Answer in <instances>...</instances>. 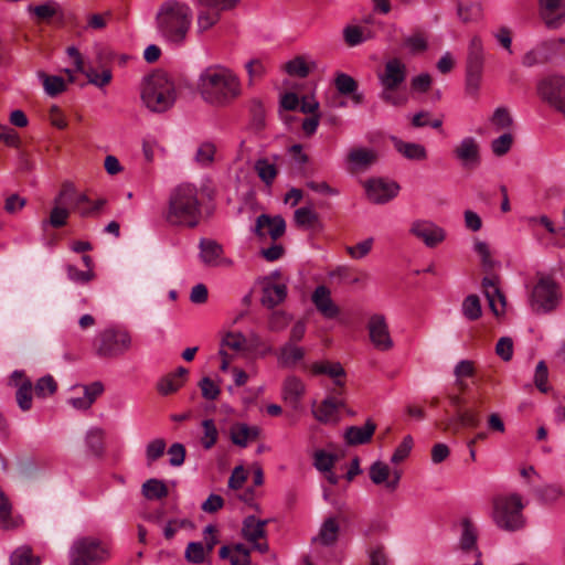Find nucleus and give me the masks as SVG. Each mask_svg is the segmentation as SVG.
Here are the masks:
<instances>
[{
	"mask_svg": "<svg viewBox=\"0 0 565 565\" xmlns=\"http://www.w3.org/2000/svg\"><path fill=\"white\" fill-rule=\"evenodd\" d=\"M220 10H200L198 13V30L205 32L215 25L220 20Z\"/></svg>",
	"mask_w": 565,
	"mask_h": 565,
	"instance_id": "nucleus-51",
	"label": "nucleus"
},
{
	"mask_svg": "<svg viewBox=\"0 0 565 565\" xmlns=\"http://www.w3.org/2000/svg\"><path fill=\"white\" fill-rule=\"evenodd\" d=\"M169 493L164 481L152 478L142 484V494L148 500H160Z\"/></svg>",
	"mask_w": 565,
	"mask_h": 565,
	"instance_id": "nucleus-41",
	"label": "nucleus"
},
{
	"mask_svg": "<svg viewBox=\"0 0 565 565\" xmlns=\"http://www.w3.org/2000/svg\"><path fill=\"white\" fill-rule=\"evenodd\" d=\"M318 214L311 207H300L295 211V223L303 230H311L318 224Z\"/></svg>",
	"mask_w": 565,
	"mask_h": 565,
	"instance_id": "nucleus-45",
	"label": "nucleus"
},
{
	"mask_svg": "<svg viewBox=\"0 0 565 565\" xmlns=\"http://www.w3.org/2000/svg\"><path fill=\"white\" fill-rule=\"evenodd\" d=\"M65 269L67 278L75 284L85 285L93 280L95 277L93 269L79 270L74 265H66Z\"/></svg>",
	"mask_w": 565,
	"mask_h": 565,
	"instance_id": "nucleus-57",
	"label": "nucleus"
},
{
	"mask_svg": "<svg viewBox=\"0 0 565 565\" xmlns=\"http://www.w3.org/2000/svg\"><path fill=\"white\" fill-rule=\"evenodd\" d=\"M193 20L191 7L179 0L162 1L154 14V29L158 38L172 46H183Z\"/></svg>",
	"mask_w": 565,
	"mask_h": 565,
	"instance_id": "nucleus-2",
	"label": "nucleus"
},
{
	"mask_svg": "<svg viewBox=\"0 0 565 565\" xmlns=\"http://www.w3.org/2000/svg\"><path fill=\"white\" fill-rule=\"evenodd\" d=\"M473 250L479 256L480 267L482 273L484 274V277L482 278L481 281L483 294L488 299L490 309L494 311V276L492 275L494 265L490 247L484 242L476 241L473 243Z\"/></svg>",
	"mask_w": 565,
	"mask_h": 565,
	"instance_id": "nucleus-10",
	"label": "nucleus"
},
{
	"mask_svg": "<svg viewBox=\"0 0 565 565\" xmlns=\"http://www.w3.org/2000/svg\"><path fill=\"white\" fill-rule=\"evenodd\" d=\"M276 354L279 366L290 369L303 360L306 350L294 342H286Z\"/></svg>",
	"mask_w": 565,
	"mask_h": 565,
	"instance_id": "nucleus-28",
	"label": "nucleus"
},
{
	"mask_svg": "<svg viewBox=\"0 0 565 565\" xmlns=\"http://www.w3.org/2000/svg\"><path fill=\"white\" fill-rule=\"evenodd\" d=\"M403 46L412 55L424 53L428 49L427 38L422 32L413 33L404 39Z\"/></svg>",
	"mask_w": 565,
	"mask_h": 565,
	"instance_id": "nucleus-44",
	"label": "nucleus"
},
{
	"mask_svg": "<svg viewBox=\"0 0 565 565\" xmlns=\"http://www.w3.org/2000/svg\"><path fill=\"white\" fill-rule=\"evenodd\" d=\"M365 191L371 202L375 204H383L391 201L398 194L399 186L394 181L377 178L366 181Z\"/></svg>",
	"mask_w": 565,
	"mask_h": 565,
	"instance_id": "nucleus-17",
	"label": "nucleus"
},
{
	"mask_svg": "<svg viewBox=\"0 0 565 565\" xmlns=\"http://www.w3.org/2000/svg\"><path fill=\"white\" fill-rule=\"evenodd\" d=\"M461 535L459 540V546L463 552H470L476 550L477 543V530L472 523L468 520H463L461 523Z\"/></svg>",
	"mask_w": 565,
	"mask_h": 565,
	"instance_id": "nucleus-43",
	"label": "nucleus"
},
{
	"mask_svg": "<svg viewBox=\"0 0 565 565\" xmlns=\"http://www.w3.org/2000/svg\"><path fill=\"white\" fill-rule=\"evenodd\" d=\"M199 387L201 390L203 398L207 401H215L221 393L218 384L207 376L203 377L199 382Z\"/></svg>",
	"mask_w": 565,
	"mask_h": 565,
	"instance_id": "nucleus-64",
	"label": "nucleus"
},
{
	"mask_svg": "<svg viewBox=\"0 0 565 565\" xmlns=\"http://www.w3.org/2000/svg\"><path fill=\"white\" fill-rule=\"evenodd\" d=\"M343 38L349 46H358L373 38L372 31L366 26L347 25Z\"/></svg>",
	"mask_w": 565,
	"mask_h": 565,
	"instance_id": "nucleus-37",
	"label": "nucleus"
},
{
	"mask_svg": "<svg viewBox=\"0 0 565 565\" xmlns=\"http://www.w3.org/2000/svg\"><path fill=\"white\" fill-rule=\"evenodd\" d=\"M311 372L315 375L326 374L333 380L334 385L344 386L345 371L339 362H316L311 365Z\"/></svg>",
	"mask_w": 565,
	"mask_h": 565,
	"instance_id": "nucleus-33",
	"label": "nucleus"
},
{
	"mask_svg": "<svg viewBox=\"0 0 565 565\" xmlns=\"http://www.w3.org/2000/svg\"><path fill=\"white\" fill-rule=\"evenodd\" d=\"M74 196V189L70 184H65L54 200V207L51 211L47 222H43V226L50 224L53 227H61L66 224L70 212L65 207L68 201Z\"/></svg>",
	"mask_w": 565,
	"mask_h": 565,
	"instance_id": "nucleus-19",
	"label": "nucleus"
},
{
	"mask_svg": "<svg viewBox=\"0 0 565 565\" xmlns=\"http://www.w3.org/2000/svg\"><path fill=\"white\" fill-rule=\"evenodd\" d=\"M19 407L25 412L32 407V383L30 380H24L18 387L15 394Z\"/></svg>",
	"mask_w": 565,
	"mask_h": 565,
	"instance_id": "nucleus-49",
	"label": "nucleus"
},
{
	"mask_svg": "<svg viewBox=\"0 0 565 565\" xmlns=\"http://www.w3.org/2000/svg\"><path fill=\"white\" fill-rule=\"evenodd\" d=\"M245 70L248 75V85L252 86L256 81L265 75L266 65L262 60L253 58L245 64Z\"/></svg>",
	"mask_w": 565,
	"mask_h": 565,
	"instance_id": "nucleus-56",
	"label": "nucleus"
},
{
	"mask_svg": "<svg viewBox=\"0 0 565 565\" xmlns=\"http://www.w3.org/2000/svg\"><path fill=\"white\" fill-rule=\"evenodd\" d=\"M376 429V424L367 419L363 426H350L345 429L344 439L348 445L356 446L367 444Z\"/></svg>",
	"mask_w": 565,
	"mask_h": 565,
	"instance_id": "nucleus-27",
	"label": "nucleus"
},
{
	"mask_svg": "<svg viewBox=\"0 0 565 565\" xmlns=\"http://www.w3.org/2000/svg\"><path fill=\"white\" fill-rule=\"evenodd\" d=\"M342 406V402L328 397L313 409V416L320 423H330L337 419V413Z\"/></svg>",
	"mask_w": 565,
	"mask_h": 565,
	"instance_id": "nucleus-36",
	"label": "nucleus"
},
{
	"mask_svg": "<svg viewBox=\"0 0 565 565\" xmlns=\"http://www.w3.org/2000/svg\"><path fill=\"white\" fill-rule=\"evenodd\" d=\"M105 430L100 427H92L87 430L85 441L93 455L99 456L104 451Z\"/></svg>",
	"mask_w": 565,
	"mask_h": 565,
	"instance_id": "nucleus-42",
	"label": "nucleus"
},
{
	"mask_svg": "<svg viewBox=\"0 0 565 565\" xmlns=\"http://www.w3.org/2000/svg\"><path fill=\"white\" fill-rule=\"evenodd\" d=\"M259 434L260 429L257 426H249L245 423H236L232 425L230 430L232 443L243 448L256 440Z\"/></svg>",
	"mask_w": 565,
	"mask_h": 565,
	"instance_id": "nucleus-31",
	"label": "nucleus"
},
{
	"mask_svg": "<svg viewBox=\"0 0 565 565\" xmlns=\"http://www.w3.org/2000/svg\"><path fill=\"white\" fill-rule=\"evenodd\" d=\"M527 502L516 492L502 493L497 498V527L508 532L522 530L526 524L524 509Z\"/></svg>",
	"mask_w": 565,
	"mask_h": 565,
	"instance_id": "nucleus-6",
	"label": "nucleus"
},
{
	"mask_svg": "<svg viewBox=\"0 0 565 565\" xmlns=\"http://www.w3.org/2000/svg\"><path fill=\"white\" fill-rule=\"evenodd\" d=\"M188 369L179 366L174 372L162 376L157 383V391L160 395L167 396L178 392L186 382Z\"/></svg>",
	"mask_w": 565,
	"mask_h": 565,
	"instance_id": "nucleus-24",
	"label": "nucleus"
},
{
	"mask_svg": "<svg viewBox=\"0 0 565 565\" xmlns=\"http://www.w3.org/2000/svg\"><path fill=\"white\" fill-rule=\"evenodd\" d=\"M164 217L171 225L195 227L201 220L198 188L188 182L177 185L169 195Z\"/></svg>",
	"mask_w": 565,
	"mask_h": 565,
	"instance_id": "nucleus-3",
	"label": "nucleus"
},
{
	"mask_svg": "<svg viewBox=\"0 0 565 565\" xmlns=\"http://www.w3.org/2000/svg\"><path fill=\"white\" fill-rule=\"evenodd\" d=\"M38 77L41 81L44 92L51 97H55L58 94L66 90L67 84L65 79L57 75H47L44 72H38Z\"/></svg>",
	"mask_w": 565,
	"mask_h": 565,
	"instance_id": "nucleus-39",
	"label": "nucleus"
},
{
	"mask_svg": "<svg viewBox=\"0 0 565 565\" xmlns=\"http://www.w3.org/2000/svg\"><path fill=\"white\" fill-rule=\"evenodd\" d=\"M11 565H39L40 559L39 557H34L32 555V551L30 547L22 546L17 548L11 557H10Z\"/></svg>",
	"mask_w": 565,
	"mask_h": 565,
	"instance_id": "nucleus-50",
	"label": "nucleus"
},
{
	"mask_svg": "<svg viewBox=\"0 0 565 565\" xmlns=\"http://www.w3.org/2000/svg\"><path fill=\"white\" fill-rule=\"evenodd\" d=\"M475 373L473 363L469 360H461L454 370L456 385L465 391L467 388L466 379L471 377Z\"/></svg>",
	"mask_w": 565,
	"mask_h": 565,
	"instance_id": "nucleus-46",
	"label": "nucleus"
},
{
	"mask_svg": "<svg viewBox=\"0 0 565 565\" xmlns=\"http://www.w3.org/2000/svg\"><path fill=\"white\" fill-rule=\"evenodd\" d=\"M334 85L338 92L342 95H349L356 90L358 84L355 79L344 73L337 74L334 78Z\"/></svg>",
	"mask_w": 565,
	"mask_h": 565,
	"instance_id": "nucleus-60",
	"label": "nucleus"
},
{
	"mask_svg": "<svg viewBox=\"0 0 565 565\" xmlns=\"http://www.w3.org/2000/svg\"><path fill=\"white\" fill-rule=\"evenodd\" d=\"M454 152L465 167L475 166L479 161V146L472 137L463 138Z\"/></svg>",
	"mask_w": 565,
	"mask_h": 565,
	"instance_id": "nucleus-30",
	"label": "nucleus"
},
{
	"mask_svg": "<svg viewBox=\"0 0 565 565\" xmlns=\"http://www.w3.org/2000/svg\"><path fill=\"white\" fill-rule=\"evenodd\" d=\"M377 157L374 149L356 147L349 151L347 160L352 169L365 170L376 162Z\"/></svg>",
	"mask_w": 565,
	"mask_h": 565,
	"instance_id": "nucleus-29",
	"label": "nucleus"
},
{
	"mask_svg": "<svg viewBox=\"0 0 565 565\" xmlns=\"http://www.w3.org/2000/svg\"><path fill=\"white\" fill-rule=\"evenodd\" d=\"M203 436L201 444L204 449H211L217 441L218 430L213 419H204L202 422Z\"/></svg>",
	"mask_w": 565,
	"mask_h": 565,
	"instance_id": "nucleus-48",
	"label": "nucleus"
},
{
	"mask_svg": "<svg viewBox=\"0 0 565 565\" xmlns=\"http://www.w3.org/2000/svg\"><path fill=\"white\" fill-rule=\"evenodd\" d=\"M413 444L414 443L412 436H405L402 443L394 450L391 457V462L394 465H398L402 461H404L409 456L413 448Z\"/></svg>",
	"mask_w": 565,
	"mask_h": 565,
	"instance_id": "nucleus-61",
	"label": "nucleus"
},
{
	"mask_svg": "<svg viewBox=\"0 0 565 565\" xmlns=\"http://www.w3.org/2000/svg\"><path fill=\"white\" fill-rule=\"evenodd\" d=\"M539 11L546 28L557 30L565 24V0H539Z\"/></svg>",
	"mask_w": 565,
	"mask_h": 565,
	"instance_id": "nucleus-18",
	"label": "nucleus"
},
{
	"mask_svg": "<svg viewBox=\"0 0 565 565\" xmlns=\"http://www.w3.org/2000/svg\"><path fill=\"white\" fill-rule=\"evenodd\" d=\"M537 95L565 118V75L551 74L537 83Z\"/></svg>",
	"mask_w": 565,
	"mask_h": 565,
	"instance_id": "nucleus-9",
	"label": "nucleus"
},
{
	"mask_svg": "<svg viewBox=\"0 0 565 565\" xmlns=\"http://www.w3.org/2000/svg\"><path fill=\"white\" fill-rule=\"evenodd\" d=\"M11 510L9 499L0 491V527L3 530L15 529L22 524L21 516H12Z\"/></svg>",
	"mask_w": 565,
	"mask_h": 565,
	"instance_id": "nucleus-38",
	"label": "nucleus"
},
{
	"mask_svg": "<svg viewBox=\"0 0 565 565\" xmlns=\"http://www.w3.org/2000/svg\"><path fill=\"white\" fill-rule=\"evenodd\" d=\"M167 444L164 439L157 438L151 440L146 447V459L148 465L158 460L166 451Z\"/></svg>",
	"mask_w": 565,
	"mask_h": 565,
	"instance_id": "nucleus-59",
	"label": "nucleus"
},
{
	"mask_svg": "<svg viewBox=\"0 0 565 565\" xmlns=\"http://www.w3.org/2000/svg\"><path fill=\"white\" fill-rule=\"evenodd\" d=\"M82 391L81 396H74L68 399V404L78 411H87L95 403L98 396L104 392V384L99 381L93 382L88 385L79 386Z\"/></svg>",
	"mask_w": 565,
	"mask_h": 565,
	"instance_id": "nucleus-23",
	"label": "nucleus"
},
{
	"mask_svg": "<svg viewBox=\"0 0 565 565\" xmlns=\"http://www.w3.org/2000/svg\"><path fill=\"white\" fill-rule=\"evenodd\" d=\"M262 298L260 302L267 308H274L281 303L287 297V286L284 282H277L273 276L264 277L260 281Z\"/></svg>",
	"mask_w": 565,
	"mask_h": 565,
	"instance_id": "nucleus-20",
	"label": "nucleus"
},
{
	"mask_svg": "<svg viewBox=\"0 0 565 565\" xmlns=\"http://www.w3.org/2000/svg\"><path fill=\"white\" fill-rule=\"evenodd\" d=\"M462 315L468 320H477L482 315L480 299L477 295L467 296L461 303Z\"/></svg>",
	"mask_w": 565,
	"mask_h": 565,
	"instance_id": "nucleus-47",
	"label": "nucleus"
},
{
	"mask_svg": "<svg viewBox=\"0 0 565 565\" xmlns=\"http://www.w3.org/2000/svg\"><path fill=\"white\" fill-rule=\"evenodd\" d=\"M366 329L370 341L376 350L385 352L393 349L394 341L384 315H371L367 320Z\"/></svg>",
	"mask_w": 565,
	"mask_h": 565,
	"instance_id": "nucleus-11",
	"label": "nucleus"
},
{
	"mask_svg": "<svg viewBox=\"0 0 565 565\" xmlns=\"http://www.w3.org/2000/svg\"><path fill=\"white\" fill-rule=\"evenodd\" d=\"M533 381L541 393H548L551 391L548 384V369L544 361H540L536 364Z\"/></svg>",
	"mask_w": 565,
	"mask_h": 565,
	"instance_id": "nucleus-52",
	"label": "nucleus"
},
{
	"mask_svg": "<svg viewBox=\"0 0 565 565\" xmlns=\"http://www.w3.org/2000/svg\"><path fill=\"white\" fill-rule=\"evenodd\" d=\"M141 99L151 111L163 113L175 103V86L166 73H153L143 82Z\"/></svg>",
	"mask_w": 565,
	"mask_h": 565,
	"instance_id": "nucleus-4",
	"label": "nucleus"
},
{
	"mask_svg": "<svg viewBox=\"0 0 565 565\" xmlns=\"http://www.w3.org/2000/svg\"><path fill=\"white\" fill-rule=\"evenodd\" d=\"M216 147L212 142H203L199 146L195 153V161L202 166L207 167L214 161Z\"/></svg>",
	"mask_w": 565,
	"mask_h": 565,
	"instance_id": "nucleus-55",
	"label": "nucleus"
},
{
	"mask_svg": "<svg viewBox=\"0 0 565 565\" xmlns=\"http://www.w3.org/2000/svg\"><path fill=\"white\" fill-rule=\"evenodd\" d=\"M305 394L306 384L300 377L292 374L285 377L281 385V398L284 402L297 407Z\"/></svg>",
	"mask_w": 565,
	"mask_h": 565,
	"instance_id": "nucleus-26",
	"label": "nucleus"
},
{
	"mask_svg": "<svg viewBox=\"0 0 565 565\" xmlns=\"http://www.w3.org/2000/svg\"><path fill=\"white\" fill-rule=\"evenodd\" d=\"M110 556V544L94 536L76 539L68 552L70 565H102Z\"/></svg>",
	"mask_w": 565,
	"mask_h": 565,
	"instance_id": "nucleus-5",
	"label": "nucleus"
},
{
	"mask_svg": "<svg viewBox=\"0 0 565 565\" xmlns=\"http://www.w3.org/2000/svg\"><path fill=\"white\" fill-rule=\"evenodd\" d=\"M562 298L559 287L555 279L541 275L529 295V305L534 312L547 313L556 309Z\"/></svg>",
	"mask_w": 565,
	"mask_h": 565,
	"instance_id": "nucleus-8",
	"label": "nucleus"
},
{
	"mask_svg": "<svg viewBox=\"0 0 565 565\" xmlns=\"http://www.w3.org/2000/svg\"><path fill=\"white\" fill-rule=\"evenodd\" d=\"M391 140L395 149L409 160L422 161L427 158V151L425 147L416 142H405L397 137H391Z\"/></svg>",
	"mask_w": 565,
	"mask_h": 565,
	"instance_id": "nucleus-35",
	"label": "nucleus"
},
{
	"mask_svg": "<svg viewBox=\"0 0 565 565\" xmlns=\"http://www.w3.org/2000/svg\"><path fill=\"white\" fill-rule=\"evenodd\" d=\"M286 230L285 220L281 216L270 217L262 214L256 220L255 233L259 237L269 236L271 239L279 238Z\"/></svg>",
	"mask_w": 565,
	"mask_h": 565,
	"instance_id": "nucleus-22",
	"label": "nucleus"
},
{
	"mask_svg": "<svg viewBox=\"0 0 565 565\" xmlns=\"http://www.w3.org/2000/svg\"><path fill=\"white\" fill-rule=\"evenodd\" d=\"M266 524V521L258 520L253 515L247 516L243 522V537L252 544L253 550L259 553H266L268 551V544L265 539Z\"/></svg>",
	"mask_w": 565,
	"mask_h": 565,
	"instance_id": "nucleus-16",
	"label": "nucleus"
},
{
	"mask_svg": "<svg viewBox=\"0 0 565 565\" xmlns=\"http://www.w3.org/2000/svg\"><path fill=\"white\" fill-rule=\"evenodd\" d=\"M254 169L258 178L266 184L271 185L278 174V169L275 161L268 158H260L256 160Z\"/></svg>",
	"mask_w": 565,
	"mask_h": 565,
	"instance_id": "nucleus-40",
	"label": "nucleus"
},
{
	"mask_svg": "<svg viewBox=\"0 0 565 565\" xmlns=\"http://www.w3.org/2000/svg\"><path fill=\"white\" fill-rule=\"evenodd\" d=\"M285 71L291 76L306 77L309 66L302 56H297L285 64Z\"/></svg>",
	"mask_w": 565,
	"mask_h": 565,
	"instance_id": "nucleus-62",
	"label": "nucleus"
},
{
	"mask_svg": "<svg viewBox=\"0 0 565 565\" xmlns=\"http://www.w3.org/2000/svg\"><path fill=\"white\" fill-rule=\"evenodd\" d=\"M311 300L317 310L327 319L335 318L340 309L333 302L331 292L326 286H318L312 292Z\"/></svg>",
	"mask_w": 565,
	"mask_h": 565,
	"instance_id": "nucleus-25",
	"label": "nucleus"
},
{
	"mask_svg": "<svg viewBox=\"0 0 565 565\" xmlns=\"http://www.w3.org/2000/svg\"><path fill=\"white\" fill-rule=\"evenodd\" d=\"M340 535V522L337 516H328L321 523L317 534L312 537L315 545L332 547L337 544Z\"/></svg>",
	"mask_w": 565,
	"mask_h": 565,
	"instance_id": "nucleus-21",
	"label": "nucleus"
},
{
	"mask_svg": "<svg viewBox=\"0 0 565 565\" xmlns=\"http://www.w3.org/2000/svg\"><path fill=\"white\" fill-rule=\"evenodd\" d=\"M409 234L434 248L446 239V231L429 220H415L409 225Z\"/></svg>",
	"mask_w": 565,
	"mask_h": 565,
	"instance_id": "nucleus-13",
	"label": "nucleus"
},
{
	"mask_svg": "<svg viewBox=\"0 0 565 565\" xmlns=\"http://www.w3.org/2000/svg\"><path fill=\"white\" fill-rule=\"evenodd\" d=\"M480 423V418L475 407L465 412L458 413L456 417L449 418L445 423V430L457 433L459 427H477Z\"/></svg>",
	"mask_w": 565,
	"mask_h": 565,
	"instance_id": "nucleus-34",
	"label": "nucleus"
},
{
	"mask_svg": "<svg viewBox=\"0 0 565 565\" xmlns=\"http://www.w3.org/2000/svg\"><path fill=\"white\" fill-rule=\"evenodd\" d=\"M198 92L209 106L226 108L242 97L244 87L239 75L233 68L213 64L200 73Z\"/></svg>",
	"mask_w": 565,
	"mask_h": 565,
	"instance_id": "nucleus-1",
	"label": "nucleus"
},
{
	"mask_svg": "<svg viewBox=\"0 0 565 565\" xmlns=\"http://www.w3.org/2000/svg\"><path fill=\"white\" fill-rule=\"evenodd\" d=\"M406 76V64L398 57L387 60L383 72L377 75L382 88L388 89H397L405 82Z\"/></svg>",
	"mask_w": 565,
	"mask_h": 565,
	"instance_id": "nucleus-14",
	"label": "nucleus"
},
{
	"mask_svg": "<svg viewBox=\"0 0 565 565\" xmlns=\"http://www.w3.org/2000/svg\"><path fill=\"white\" fill-rule=\"evenodd\" d=\"M131 343V335L126 329L108 327L96 334L93 349L100 358L115 359L129 351Z\"/></svg>",
	"mask_w": 565,
	"mask_h": 565,
	"instance_id": "nucleus-7",
	"label": "nucleus"
},
{
	"mask_svg": "<svg viewBox=\"0 0 565 565\" xmlns=\"http://www.w3.org/2000/svg\"><path fill=\"white\" fill-rule=\"evenodd\" d=\"M218 555L228 558L231 565H252L249 550L242 543L222 546Z\"/></svg>",
	"mask_w": 565,
	"mask_h": 565,
	"instance_id": "nucleus-32",
	"label": "nucleus"
},
{
	"mask_svg": "<svg viewBox=\"0 0 565 565\" xmlns=\"http://www.w3.org/2000/svg\"><path fill=\"white\" fill-rule=\"evenodd\" d=\"M497 135V156H503L512 148L516 130H503Z\"/></svg>",
	"mask_w": 565,
	"mask_h": 565,
	"instance_id": "nucleus-58",
	"label": "nucleus"
},
{
	"mask_svg": "<svg viewBox=\"0 0 565 565\" xmlns=\"http://www.w3.org/2000/svg\"><path fill=\"white\" fill-rule=\"evenodd\" d=\"M57 390V383L52 375H45L35 383L34 391L36 396L45 398L53 395Z\"/></svg>",
	"mask_w": 565,
	"mask_h": 565,
	"instance_id": "nucleus-53",
	"label": "nucleus"
},
{
	"mask_svg": "<svg viewBox=\"0 0 565 565\" xmlns=\"http://www.w3.org/2000/svg\"><path fill=\"white\" fill-rule=\"evenodd\" d=\"M199 249V258L206 267L231 268L234 265L233 259L225 255L223 246L214 239L201 238Z\"/></svg>",
	"mask_w": 565,
	"mask_h": 565,
	"instance_id": "nucleus-12",
	"label": "nucleus"
},
{
	"mask_svg": "<svg viewBox=\"0 0 565 565\" xmlns=\"http://www.w3.org/2000/svg\"><path fill=\"white\" fill-rule=\"evenodd\" d=\"M246 343L247 340L242 333L230 332L223 338L221 349L238 352L245 349Z\"/></svg>",
	"mask_w": 565,
	"mask_h": 565,
	"instance_id": "nucleus-54",
	"label": "nucleus"
},
{
	"mask_svg": "<svg viewBox=\"0 0 565 565\" xmlns=\"http://www.w3.org/2000/svg\"><path fill=\"white\" fill-rule=\"evenodd\" d=\"M83 73L86 75L88 82L97 87L108 85L113 77L110 70H103V72L99 73L94 68H89L87 71L84 70Z\"/></svg>",
	"mask_w": 565,
	"mask_h": 565,
	"instance_id": "nucleus-63",
	"label": "nucleus"
},
{
	"mask_svg": "<svg viewBox=\"0 0 565 565\" xmlns=\"http://www.w3.org/2000/svg\"><path fill=\"white\" fill-rule=\"evenodd\" d=\"M369 477L376 486H384L390 492H394L402 478V472L397 469L392 470L390 466L381 460L373 462L369 469Z\"/></svg>",
	"mask_w": 565,
	"mask_h": 565,
	"instance_id": "nucleus-15",
	"label": "nucleus"
}]
</instances>
